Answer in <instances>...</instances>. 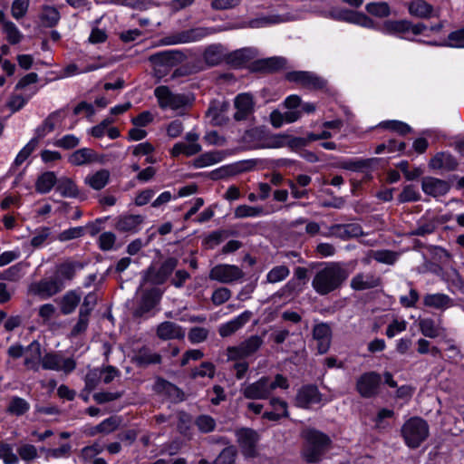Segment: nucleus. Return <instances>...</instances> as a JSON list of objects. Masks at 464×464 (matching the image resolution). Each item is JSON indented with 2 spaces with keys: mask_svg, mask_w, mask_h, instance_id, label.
Listing matches in <instances>:
<instances>
[{
  "mask_svg": "<svg viewBox=\"0 0 464 464\" xmlns=\"http://www.w3.org/2000/svg\"><path fill=\"white\" fill-rule=\"evenodd\" d=\"M348 276L349 271L344 265L332 262L317 271L312 281V286L320 295H326L340 289Z\"/></svg>",
  "mask_w": 464,
  "mask_h": 464,
  "instance_id": "nucleus-1",
  "label": "nucleus"
},
{
  "mask_svg": "<svg viewBox=\"0 0 464 464\" xmlns=\"http://www.w3.org/2000/svg\"><path fill=\"white\" fill-rule=\"evenodd\" d=\"M304 443L301 450L303 459L308 464L319 463L332 447L330 437L315 429H306L302 432Z\"/></svg>",
  "mask_w": 464,
  "mask_h": 464,
  "instance_id": "nucleus-2",
  "label": "nucleus"
},
{
  "mask_svg": "<svg viewBox=\"0 0 464 464\" xmlns=\"http://www.w3.org/2000/svg\"><path fill=\"white\" fill-rule=\"evenodd\" d=\"M164 291L158 286L140 290V298L131 314L134 319H148L158 311Z\"/></svg>",
  "mask_w": 464,
  "mask_h": 464,
  "instance_id": "nucleus-3",
  "label": "nucleus"
},
{
  "mask_svg": "<svg viewBox=\"0 0 464 464\" xmlns=\"http://www.w3.org/2000/svg\"><path fill=\"white\" fill-rule=\"evenodd\" d=\"M429 434V424L420 417L410 418L401 429V435L410 449L419 448L427 440Z\"/></svg>",
  "mask_w": 464,
  "mask_h": 464,
  "instance_id": "nucleus-4",
  "label": "nucleus"
},
{
  "mask_svg": "<svg viewBox=\"0 0 464 464\" xmlns=\"http://www.w3.org/2000/svg\"><path fill=\"white\" fill-rule=\"evenodd\" d=\"M178 265L179 260L176 257L169 256L160 264L159 268H156L153 265L150 266L142 272V278L139 290H140L146 284H150L153 286L163 285L175 271Z\"/></svg>",
  "mask_w": 464,
  "mask_h": 464,
  "instance_id": "nucleus-5",
  "label": "nucleus"
},
{
  "mask_svg": "<svg viewBox=\"0 0 464 464\" xmlns=\"http://www.w3.org/2000/svg\"><path fill=\"white\" fill-rule=\"evenodd\" d=\"M220 27H195L180 31L163 37L160 42L164 45L188 44L200 41L208 35L222 32Z\"/></svg>",
  "mask_w": 464,
  "mask_h": 464,
  "instance_id": "nucleus-6",
  "label": "nucleus"
},
{
  "mask_svg": "<svg viewBox=\"0 0 464 464\" xmlns=\"http://www.w3.org/2000/svg\"><path fill=\"white\" fill-rule=\"evenodd\" d=\"M154 95L158 99L161 109L170 108L178 110L188 104L189 99L185 94L173 93L168 86L161 85L154 90Z\"/></svg>",
  "mask_w": 464,
  "mask_h": 464,
  "instance_id": "nucleus-7",
  "label": "nucleus"
},
{
  "mask_svg": "<svg viewBox=\"0 0 464 464\" xmlns=\"http://www.w3.org/2000/svg\"><path fill=\"white\" fill-rule=\"evenodd\" d=\"M382 376L376 372L362 373L356 381V391L362 398L375 397L379 392Z\"/></svg>",
  "mask_w": 464,
  "mask_h": 464,
  "instance_id": "nucleus-8",
  "label": "nucleus"
},
{
  "mask_svg": "<svg viewBox=\"0 0 464 464\" xmlns=\"http://www.w3.org/2000/svg\"><path fill=\"white\" fill-rule=\"evenodd\" d=\"M288 82L301 84L311 90H323L327 85V81L314 72L306 71H293L285 74Z\"/></svg>",
  "mask_w": 464,
  "mask_h": 464,
  "instance_id": "nucleus-9",
  "label": "nucleus"
},
{
  "mask_svg": "<svg viewBox=\"0 0 464 464\" xmlns=\"http://www.w3.org/2000/svg\"><path fill=\"white\" fill-rule=\"evenodd\" d=\"M244 276L242 269L235 265L219 264L211 268L208 277L222 284H231L242 279Z\"/></svg>",
  "mask_w": 464,
  "mask_h": 464,
  "instance_id": "nucleus-10",
  "label": "nucleus"
},
{
  "mask_svg": "<svg viewBox=\"0 0 464 464\" xmlns=\"http://www.w3.org/2000/svg\"><path fill=\"white\" fill-rule=\"evenodd\" d=\"M64 287V284L53 275L50 277L43 278L32 284L30 290L34 295L40 296L42 299H47L62 292Z\"/></svg>",
  "mask_w": 464,
  "mask_h": 464,
  "instance_id": "nucleus-11",
  "label": "nucleus"
},
{
  "mask_svg": "<svg viewBox=\"0 0 464 464\" xmlns=\"http://www.w3.org/2000/svg\"><path fill=\"white\" fill-rule=\"evenodd\" d=\"M187 58L186 54L179 50H169L159 52L150 56V62L155 66L157 72L161 73V67H174Z\"/></svg>",
  "mask_w": 464,
  "mask_h": 464,
  "instance_id": "nucleus-12",
  "label": "nucleus"
},
{
  "mask_svg": "<svg viewBox=\"0 0 464 464\" xmlns=\"http://www.w3.org/2000/svg\"><path fill=\"white\" fill-rule=\"evenodd\" d=\"M236 437L243 455L246 458H254L259 440L258 433L250 428H241L236 430Z\"/></svg>",
  "mask_w": 464,
  "mask_h": 464,
  "instance_id": "nucleus-13",
  "label": "nucleus"
},
{
  "mask_svg": "<svg viewBox=\"0 0 464 464\" xmlns=\"http://www.w3.org/2000/svg\"><path fill=\"white\" fill-rule=\"evenodd\" d=\"M42 367L44 370L62 371L68 374L76 368V362L72 358L64 359L57 353H47L41 359Z\"/></svg>",
  "mask_w": 464,
  "mask_h": 464,
  "instance_id": "nucleus-14",
  "label": "nucleus"
},
{
  "mask_svg": "<svg viewBox=\"0 0 464 464\" xmlns=\"http://www.w3.org/2000/svg\"><path fill=\"white\" fill-rule=\"evenodd\" d=\"M329 16L337 21H343L351 24H355L366 28L374 26V22L369 16L362 13L349 9H334L330 11Z\"/></svg>",
  "mask_w": 464,
  "mask_h": 464,
  "instance_id": "nucleus-15",
  "label": "nucleus"
},
{
  "mask_svg": "<svg viewBox=\"0 0 464 464\" xmlns=\"http://www.w3.org/2000/svg\"><path fill=\"white\" fill-rule=\"evenodd\" d=\"M287 61L281 56H274L264 59H257L249 64L251 72H258L263 74L275 73L286 66Z\"/></svg>",
  "mask_w": 464,
  "mask_h": 464,
  "instance_id": "nucleus-16",
  "label": "nucleus"
},
{
  "mask_svg": "<svg viewBox=\"0 0 464 464\" xmlns=\"http://www.w3.org/2000/svg\"><path fill=\"white\" fill-rule=\"evenodd\" d=\"M241 393L248 400H266L269 398V377L263 376L256 382L242 386Z\"/></svg>",
  "mask_w": 464,
  "mask_h": 464,
  "instance_id": "nucleus-17",
  "label": "nucleus"
},
{
  "mask_svg": "<svg viewBox=\"0 0 464 464\" xmlns=\"http://www.w3.org/2000/svg\"><path fill=\"white\" fill-rule=\"evenodd\" d=\"M236 112L233 118L237 121H242L248 119L254 112L255 102L253 95L250 93H239L234 100Z\"/></svg>",
  "mask_w": 464,
  "mask_h": 464,
  "instance_id": "nucleus-18",
  "label": "nucleus"
},
{
  "mask_svg": "<svg viewBox=\"0 0 464 464\" xmlns=\"http://www.w3.org/2000/svg\"><path fill=\"white\" fill-rule=\"evenodd\" d=\"M257 55V49L253 47H245L227 53L225 56V62L233 68H240L255 59Z\"/></svg>",
  "mask_w": 464,
  "mask_h": 464,
  "instance_id": "nucleus-19",
  "label": "nucleus"
},
{
  "mask_svg": "<svg viewBox=\"0 0 464 464\" xmlns=\"http://www.w3.org/2000/svg\"><path fill=\"white\" fill-rule=\"evenodd\" d=\"M421 188L425 194L437 198L447 194L450 189V184L447 180L427 176L422 178Z\"/></svg>",
  "mask_w": 464,
  "mask_h": 464,
  "instance_id": "nucleus-20",
  "label": "nucleus"
},
{
  "mask_svg": "<svg viewBox=\"0 0 464 464\" xmlns=\"http://www.w3.org/2000/svg\"><path fill=\"white\" fill-rule=\"evenodd\" d=\"M295 401L298 407L308 408L311 404L321 401V393L317 386L305 385L298 391Z\"/></svg>",
  "mask_w": 464,
  "mask_h": 464,
  "instance_id": "nucleus-21",
  "label": "nucleus"
},
{
  "mask_svg": "<svg viewBox=\"0 0 464 464\" xmlns=\"http://www.w3.org/2000/svg\"><path fill=\"white\" fill-rule=\"evenodd\" d=\"M154 390L157 392L163 393L172 401V402H180L185 400L184 392L177 387L175 384L168 382L163 378H158Z\"/></svg>",
  "mask_w": 464,
  "mask_h": 464,
  "instance_id": "nucleus-22",
  "label": "nucleus"
},
{
  "mask_svg": "<svg viewBox=\"0 0 464 464\" xmlns=\"http://www.w3.org/2000/svg\"><path fill=\"white\" fill-rule=\"evenodd\" d=\"M157 336L161 340L183 339L185 332L176 323L165 321L158 325Z\"/></svg>",
  "mask_w": 464,
  "mask_h": 464,
  "instance_id": "nucleus-23",
  "label": "nucleus"
},
{
  "mask_svg": "<svg viewBox=\"0 0 464 464\" xmlns=\"http://www.w3.org/2000/svg\"><path fill=\"white\" fill-rule=\"evenodd\" d=\"M253 314L250 311H245L233 320L220 325L218 333L222 337H227L235 334L237 330L243 327L249 322Z\"/></svg>",
  "mask_w": 464,
  "mask_h": 464,
  "instance_id": "nucleus-24",
  "label": "nucleus"
},
{
  "mask_svg": "<svg viewBox=\"0 0 464 464\" xmlns=\"http://www.w3.org/2000/svg\"><path fill=\"white\" fill-rule=\"evenodd\" d=\"M382 279L373 274H357L351 280V287L356 291H363L380 286Z\"/></svg>",
  "mask_w": 464,
  "mask_h": 464,
  "instance_id": "nucleus-25",
  "label": "nucleus"
},
{
  "mask_svg": "<svg viewBox=\"0 0 464 464\" xmlns=\"http://www.w3.org/2000/svg\"><path fill=\"white\" fill-rule=\"evenodd\" d=\"M83 266L84 265L82 262L65 261L56 266L53 276L65 285L66 281L73 279L76 270L82 269Z\"/></svg>",
  "mask_w": 464,
  "mask_h": 464,
  "instance_id": "nucleus-26",
  "label": "nucleus"
},
{
  "mask_svg": "<svg viewBox=\"0 0 464 464\" xmlns=\"http://www.w3.org/2000/svg\"><path fill=\"white\" fill-rule=\"evenodd\" d=\"M266 131L263 127L247 130L242 136V142L246 144L249 149H264Z\"/></svg>",
  "mask_w": 464,
  "mask_h": 464,
  "instance_id": "nucleus-27",
  "label": "nucleus"
},
{
  "mask_svg": "<svg viewBox=\"0 0 464 464\" xmlns=\"http://www.w3.org/2000/svg\"><path fill=\"white\" fill-rule=\"evenodd\" d=\"M458 160L454 156L446 152L437 153L430 161L429 166L434 169L455 170L458 167Z\"/></svg>",
  "mask_w": 464,
  "mask_h": 464,
  "instance_id": "nucleus-28",
  "label": "nucleus"
},
{
  "mask_svg": "<svg viewBox=\"0 0 464 464\" xmlns=\"http://www.w3.org/2000/svg\"><path fill=\"white\" fill-rule=\"evenodd\" d=\"M141 215H125L118 218L115 228L120 232H136L138 227L143 222Z\"/></svg>",
  "mask_w": 464,
  "mask_h": 464,
  "instance_id": "nucleus-29",
  "label": "nucleus"
},
{
  "mask_svg": "<svg viewBox=\"0 0 464 464\" xmlns=\"http://www.w3.org/2000/svg\"><path fill=\"white\" fill-rule=\"evenodd\" d=\"M132 362L138 367H147L150 364H159L161 362V355L157 353H152L149 348H140L137 354L132 358Z\"/></svg>",
  "mask_w": 464,
  "mask_h": 464,
  "instance_id": "nucleus-30",
  "label": "nucleus"
},
{
  "mask_svg": "<svg viewBox=\"0 0 464 464\" xmlns=\"http://www.w3.org/2000/svg\"><path fill=\"white\" fill-rule=\"evenodd\" d=\"M409 13L418 18L428 19L431 16H438L434 14V8L424 0H413L409 4Z\"/></svg>",
  "mask_w": 464,
  "mask_h": 464,
  "instance_id": "nucleus-31",
  "label": "nucleus"
},
{
  "mask_svg": "<svg viewBox=\"0 0 464 464\" xmlns=\"http://www.w3.org/2000/svg\"><path fill=\"white\" fill-rule=\"evenodd\" d=\"M423 304L434 309H446L452 305V299L441 293L427 294L423 296Z\"/></svg>",
  "mask_w": 464,
  "mask_h": 464,
  "instance_id": "nucleus-32",
  "label": "nucleus"
},
{
  "mask_svg": "<svg viewBox=\"0 0 464 464\" xmlns=\"http://www.w3.org/2000/svg\"><path fill=\"white\" fill-rule=\"evenodd\" d=\"M383 32L391 34H398L403 37L411 33V21L409 20H387L383 23Z\"/></svg>",
  "mask_w": 464,
  "mask_h": 464,
  "instance_id": "nucleus-33",
  "label": "nucleus"
},
{
  "mask_svg": "<svg viewBox=\"0 0 464 464\" xmlns=\"http://www.w3.org/2000/svg\"><path fill=\"white\" fill-rule=\"evenodd\" d=\"M285 20L280 15H268L252 19L248 22H243L239 25L231 26L230 28H259L269 24H275L284 22Z\"/></svg>",
  "mask_w": 464,
  "mask_h": 464,
  "instance_id": "nucleus-34",
  "label": "nucleus"
},
{
  "mask_svg": "<svg viewBox=\"0 0 464 464\" xmlns=\"http://www.w3.org/2000/svg\"><path fill=\"white\" fill-rule=\"evenodd\" d=\"M96 160V153L93 150L83 148L75 150L69 157V162L74 166H82Z\"/></svg>",
  "mask_w": 464,
  "mask_h": 464,
  "instance_id": "nucleus-35",
  "label": "nucleus"
},
{
  "mask_svg": "<svg viewBox=\"0 0 464 464\" xmlns=\"http://www.w3.org/2000/svg\"><path fill=\"white\" fill-rule=\"evenodd\" d=\"M225 56L221 44H211L203 53L204 60L209 66L218 65L223 60L225 61Z\"/></svg>",
  "mask_w": 464,
  "mask_h": 464,
  "instance_id": "nucleus-36",
  "label": "nucleus"
},
{
  "mask_svg": "<svg viewBox=\"0 0 464 464\" xmlns=\"http://www.w3.org/2000/svg\"><path fill=\"white\" fill-rule=\"evenodd\" d=\"M110 171L102 169L85 179V182L93 189L101 190L110 180Z\"/></svg>",
  "mask_w": 464,
  "mask_h": 464,
  "instance_id": "nucleus-37",
  "label": "nucleus"
},
{
  "mask_svg": "<svg viewBox=\"0 0 464 464\" xmlns=\"http://www.w3.org/2000/svg\"><path fill=\"white\" fill-rule=\"evenodd\" d=\"M81 295L75 291L67 292L60 301V308L63 314H72L78 306Z\"/></svg>",
  "mask_w": 464,
  "mask_h": 464,
  "instance_id": "nucleus-38",
  "label": "nucleus"
},
{
  "mask_svg": "<svg viewBox=\"0 0 464 464\" xmlns=\"http://www.w3.org/2000/svg\"><path fill=\"white\" fill-rule=\"evenodd\" d=\"M56 182L57 179L54 172L46 171L38 177L35 183V189L42 194L48 193Z\"/></svg>",
  "mask_w": 464,
  "mask_h": 464,
  "instance_id": "nucleus-39",
  "label": "nucleus"
},
{
  "mask_svg": "<svg viewBox=\"0 0 464 464\" xmlns=\"http://www.w3.org/2000/svg\"><path fill=\"white\" fill-rule=\"evenodd\" d=\"M56 183V190L63 197L76 198L78 196L77 186L71 179L63 177L58 179Z\"/></svg>",
  "mask_w": 464,
  "mask_h": 464,
  "instance_id": "nucleus-40",
  "label": "nucleus"
},
{
  "mask_svg": "<svg viewBox=\"0 0 464 464\" xmlns=\"http://www.w3.org/2000/svg\"><path fill=\"white\" fill-rule=\"evenodd\" d=\"M437 223L435 220H420L415 228L411 230L409 236L425 237L435 232Z\"/></svg>",
  "mask_w": 464,
  "mask_h": 464,
  "instance_id": "nucleus-41",
  "label": "nucleus"
},
{
  "mask_svg": "<svg viewBox=\"0 0 464 464\" xmlns=\"http://www.w3.org/2000/svg\"><path fill=\"white\" fill-rule=\"evenodd\" d=\"M419 328L420 333L429 338H436L440 334V327L431 318H424L419 320Z\"/></svg>",
  "mask_w": 464,
  "mask_h": 464,
  "instance_id": "nucleus-42",
  "label": "nucleus"
},
{
  "mask_svg": "<svg viewBox=\"0 0 464 464\" xmlns=\"http://www.w3.org/2000/svg\"><path fill=\"white\" fill-rule=\"evenodd\" d=\"M60 111H56L48 115L44 121L43 124L35 130V134L38 140L44 138L48 132H51L55 128V120L59 117Z\"/></svg>",
  "mask_w": 464,
  "mask_h": 464,
  "instance_id": "nucleus-43",
  "label": "nucleus"
},
{
  "mask_svg": "<svg viewBox=\"0 0 464 464\" xmlns=\"http://www.w3.org/2000/svg\"><path fill=\"white\" fill-rule=\"evenodd\" d=\"M289 135L284 133L272 134L266 131L264 149H277L286 145Z\"/></svg>",
  "mask_w": 464,
  "mask_h": 464,
  "instance_id": "nucleus-44",
  "label": "nucleus"
},
{
  "mask_svg": "<svg viewBox=\"0 0 464 464\" xmlns=\"http://www.w3.org/2000/svg\"><path fill=\"white\" fill-rule=\"evenodd\" d=\"M201 150V146L198 143H183L179 142L176 143L171 150V153L174 157H178L180 154H184L186 156H192L198 153Z\"/></svg>",
  "mask_w": 464,
  "mask_h": 464,
  "instance_id": "nucleus-45",
  "label": "nucleus"
},
{
  "mask_svg": "<svg viewBox=\"0 0 464 464\" xmlns=\"http://www.w3.org/2000/svg\"><path fill=\"white\" fill-rule=\"evenodd\" d=\"M237 456V450L234 445H228L218 454L213 464H234Z\"/></svg>",
  "mask_w": 464,
  "mask_h": 464,
  "instance_id": "nucleus-46",
  "label": "nucleus"
},
{
  "mask_svg": "<svg viewBox=\"0 0 464 464\" xmlns=\"http://www.w3.org/2000/svg\"><path fill=\"white\" fill-rule=\"evenodd\" d=\"M41 20L47 27H53L60 20V13L53 6H45L41 14Z\"/></svg>",
  "mask_w": 464,
  "mask_h": 464,
  "instance_id": "nucleus-47",
  "label": "nucleus"
},
{
  "mask_svg": "<svg viewBox=\"0 0 464 464\" xmlns=\"http://www.w3.org/2000/svg\"><path fill=\"white\" fill-rule=\"evenodd\" d=\"M29 408V403L24 399L14 397L10 401L6 411L13 415L21 416L24 414Z\"/></svg>",
  "mask_w": 464,
  "mask_h": 464,
  "instance_id": "nucleus-48",
  "label": "nucleus"
},
{
  "mask_svg": "<svg viewBox=\"0 0 464 464\" xmlns=\"http://www.w3.org/2000/svg\"><path fill=\"white\" fill-rule=\"evenodd\" d=\"M208 118L210 119V122L215 126L226 125L229 121L227 115H223L221 111H218V108L211 102L209 107L206 112Z\"/></svg>",
  "mask_w": 464,
  "mask_h": 464,
  "instance_id": "nucleus-49",
  "label": "nucleus"
},
{
  "mask_svg": "<svg viewBox=\"0 0 464 464\" xmlns=\"http://www.w3.org/2000/svg\"><path fill=\"white\" fill-rule=\"evenodd\" d=\"M290 274V270L286 266H277L273 267L266 275V281L275 284L283 281Z\"/></svg>",
  "mask_w": 464,
  "mask_h": 464,
  "instance_id": "nucleus-50",
  "label": "nucleus"
},
{
  "mask_svg": "<svg viewBox=\"0 0 464 464\" xmlns=\"http://www.w3.org/2000/svg\"><path fill=\"white\" fill-rule=\"evenodd\" d=\"M371 257L379 263L392 265L397 260V253L391 250L371 251Z\"/></svg>",
  "mask_w": 464,
  "mask_h": 464,
  "instance_id": "nucleus-51",
  "label": "nucleus"
},
{
  "mask_svg": "<svg viewBox=\"0 0 464 464\" xmlns=\"http://www.w3.org/2000/svg\"><path fill=\"white\" fill-rule=\"evenodd\" d=\"M365 9L369 14L377 17H387L391 14L390 6L385 2L367 4Z\"/></svg>",
  "mask_w": 464,
  "mask_h": 464,
  "instance_id": "nucleus-52",
  "label": "nucleus"
},
{
  "mask_svg": "<svg viewBox=\"0 0 464 464\" xmlns=\"http://www.w3.org/2000/svg\"><path fill=\"white\" fill-rule=\"evenodd\" d=\"M264 213L262 207H251L247 205H240L235 209V217L244 218L248 217H257Z\"/></svg>",
  "mask_w": 464,
  "mask_h": 464,
  "instance_id": "nucleus-53",
  "label": "nucleus"
},
{
  "mask_svg": "<svg viewBox=\"0 0 464 464\" xmlns=\"http://www.w3.org/2000/svg\"><path fill=\"white\" fill-rule=\"evenodd\" d=\"M38 146V139L33 138L17 154L14 165L15 167L20 166L26 159L32 154V152Z\"/></svg>",
  "mask_w": 464,
  "mask_h": 464,
  "instance_id": "nucleus-54",
  "label": "nucleus"
},
{
  "mask_svg": "<svg viewBox=\"0 0 464 464\" xmlns=\"http://www.w3.org/2000/svg\"><path fill=\"white\" fill-rule=\"evenodd\" d=\"M195 424L198 429L203 433H208L215 430L217 423L214 418L209 415H199L196 420Z\"/></svg>",
  "mask_w": 464,
  "mask_h": 464,
  "instance_id": "nucleus-55",
  "label": "nucleus"
},
{
  "mask_svg": "<svg viewBox=\"0 0 464 464\" xmlns=\"http://www.w3.org/2000/svg\"><path fill=\"white\" fill-rule=\"evenodd\" d=\"M245 351V354L250 356L254 354L263 344V340L258 335H252L240 343Z\"/></svg>",
  "mask_w": 464,
  "mask_h": 464,
  "instance_id": "nucleus-56",
  "label": "nucleus"
},
{
  "mask_svg": "<svg viewBox=\"0 0 464 464\" xmlns=\"http://www.w3.org/2000/svg\"><path fill=\"white\" fill-rule=\"evenodd\" d=\"M4 32L6 34V39L11 44H16L22 39L21 33L15 24L10 21L4 23Z\"/></svg>",
  "mask_w": 464,
  "mask_h": 464,
  "instance_id": "nucleus-57",
  "label": "nucleus"
},
{
  "mask_svg": "<svg viewBox=\"0 0 464 464\" xmlns=\"http://www.w3.org/2000/svg\"><path fill=\"white\" fill-rule=\"evenodd\" d=\"M0 459L5 464L18 463V457L13 452L11 445L0 441Z\"/></svg>",
  "mask_w": 464,
  "mask_h": 464,
  "instance_id": "nucleus-58",
  "label": "nucleus"
},
{
  "mask_svg": "<svg viewBox=\"0 0 464 464\" xmlns=\"http://www.w3.org/2000/svg\"><path fill=\"white\" fill-rule=\"evenodd\" d=\"M382 127L392 131H395L402 136L411 131V128L408 124L399 121H384L382 122Z\"/></svg>",
  "mask_w": 464,
  "mask_h": 464,
  "instance_id": "nucleus-59",
  "label": "nucleus"
},
{
  "mask_svg": "<svg viewBox=\"0 0 464 464\" xmlns=\"http://www.w3.org/2000/svg\"><path fill=\"white\" fill-rule=\"evenodd\" d=\"M215 375V366L213 363L209 362H204L200 364L198 368H195L192 371L191 376L192 378L197 377H205L208 376L209 378H213Z\"/></svg>",
  "mask_w": 464,
  "mask_h": 464,
  "instance_id": "nucleus-60",
  "label": "nucleus"
},
{
  "mask_svg": "<svg viewBox=\"0 0 464 464\" xmlns=\"http://www.w3.org/2000/svg\"><path fill=\"white\" fill-rule=\"evenodd\" d=\"M80 143V139L72 134H68L54 141V146L63 150H72Z\"/></svg>",
  "mask_w": 464,
  "mask_h": 464,
  "instance_id": "nucleus-61",
  "label": "nucleus"
},
{
  "mask_svg": "<svg viewBox=\"0 0 464 464\" xmlns=\"http://www.w3.org/2000/svg\"><path fill=\"white\" fill-rule=\"evenodd\" d=\"M231 291L227 287L217 288L211 296V301L215 305H221L231 297Z\"/></svg>",
  "mask_w": 464,
  "mask_h": 464,
  "instance_id": "nucleus-62",
  "label": "nucleus"
},
{
  "mask_svg": "<svg viewBox=\"0 0 464 464\" xmlns=\"http://www.w3.org/2000/svg\"><path fill=\"white\" fill-rule=\"evenodd\" d=\"M420 194L415 190L414 186L408 185L403 188L402 191L399 195L398 200L401 203L413 202L420 199Z\"/></svg>",
  "mask_w": 464,
  "mask_h": 464,
  "instance_id": "nucleus-63",
  "label": "nucleus"
},
{
  "mask_svg": "<svg viewBox=\"0 0 464 464\" xmlns=\"http://www.w3.org/2000/svg\"><path fill=\"white\" fill-rule=\"evenodd\" d=\"M448 41L444 46L464 48V28L451 32L448 36Z\"/></svg>",
  "mask_w": 464,
  "mask_h": 464,
  "instance_id": "nucleus-64",
  "label": "nucleus"
}]
</instances>
